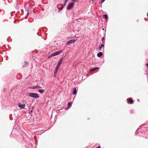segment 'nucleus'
Wrapping results in <instances>:
<instances>
[{"label":"nucleus","instance_id":"obj_1","mask_svg":"<svg viewBox=\"0 0 148 148\" xmlns=\"http://www.w3.org/2000/svg\"><path fill=\"white\" fill-rule=\"evenodd\" d=\"M62 51V50L59 51H58L53 53H52V54H51L50 55H49V56H48V58H50L52 56H57V55H58L59 54L61 53Z\"/></svg>","mask_w":148,"mask_h":148},{"label":"nucleus","instance_id":"obj_2","mask_svg":"<svg viewBox=\"0 0 148 148\" xmlns=\"http://www.w3.org/2000/svg\"><path fill=\"white\" fill-rule=\"evenodd\" d=\"M29 95L31 97H34L35 98H38L39 97L38 95L36 93H29Z\"/></svg>","mask_w":148,"mask_h":148},{"label":"nucleus","instance_id":"obj_3","mask_svg":"<svg viewBox=\"0 0 148 148\" xmlns=\"http://www.w3.org/2000/svg\"><path fill=\"white\" fill-rule=\"evenodd\" d=\"M74 5V3L73 2L69 3L67 8V10H70L72 8Z\"/></svg>","mask_w":148,"mask_h":148},{"label":"nucleus","instance_id":"obj_4","mask_svg":"<svg viewBox=\"0 0 148 148\" xmlns=\"http://www.w3.org/2000/svg\"><path fill=\"white\" fill-rule=\"evenodd\" d=\"M76 40H69L68 42H67L66 43V45H69L70 44L74 43L76 41Z\"/></svg>","mask_w":148,"mask_h":148},{"label":"nucleus","instance_id":"obj_5","mask_svg":"<svg viewBox=\"0 0 148 148\" xmlns=\"http://www.w3.org/2000/svg\"><path fill=\"white\" fill-rule=\"evenodd\" d=\"M18 105L21 109H24L25 107V104H22L20 103H18Z\"/></svg>","mask_w":148,"mask_h":148},{"label":"nucleus","instance_id":"obj_6","mask_svg":"<svg viewBox=\"0 0 148 148\" xmlns=\"http://www.w3.org/2000/svg\"><path fill=\"white\" fill-rule=\"evenodd\" d=\"M63 58L62 57H61L60 58V60L59 61V62H58V63L57 64V66L60 67V66L61 64V63H62V62L63 61Z\"/></svg>","mask_w":148,"mask_h":148},{"label":"nucleus","instance_id":"obj_7","mask_svg":"<svg viewBox=\"0 0 148 148\" xmlns=\"http://www.w3.org/2000/svg\"><path fill=\"white\" fill-rule=\"evenodd\" d=\"M59 66H57L56 67V69H55V71L54 72V75H56V73L58 72V71L59 69Z\"/></svg>","mask_w":148,"mask_h":148},{"label":"nucleus","instance_id":"obj_8","mask_svg":"<svg viewBox=\"0 0 148 148\" xmlns=\"http://www.w3.org/2000/svg\"><path fill=\"white\" fill-rule=\"evenodd\" d=\"M41 87L39 86H33L32 87V89H38L41 88Z\"/></svg>","mask_w":148,"mask_h":148},{"label":"nucleus","instance_id":"obj_9","mask_svg":"<svg viewBox=\"0 0 148 148\" xmlns=\"http://www.w3.org/2000/svg\"><path fill=\"white\" fill-rule=\"evenodd\" d=\"M103 54L102 52H99L97 54V56L99 57H100L101 56L103 55Z\"/></svg>","mask_w":148,"mask_h":148},{"label":"nucleus","instance_id":"obj_10","mask_svg":"<svg viewBox=\"0 0 148 148\" xmlns=\"http://www.w3.org/2000/svg\"><path fill=\"white\" fill-rule=\"evenodd\" d=\"M77 92V90L76 88H73V95H75L76 94Z\"/></svg>","mask_w":148,"mask_h":148},{"label":"nucleus","instance_id":"obj_11","mask_svg":"<svg viewBox=\"0 0 148 148\" xmlns=\"http://www.w3.org/2000/svg\"><path fill=\"white\" fill-rule=\"evenodd\" d=\"M104 47V45H101L100 46H99V51H101V49Z\"/></svg>","mask_w":148,"mask_h":148},{"label":"nucleus","instance_id":"obj_12","mask_svg":"<svg viewBox=\"0 0 148 148\" xmlns=\"http://www.w3.org/2000/svg\"><path fill=\"white\" fill-rule=\"evenodd\" d=\"M99 69V67H97L95 68H92V69H91L90 70L91 71H93L95 70Z\"/></svg>","mask_w":148,"mask_h":148},{"label":"nucleus","instance_id":"obj_13","mask_svg":"<svg viewBox=\"0 0 148 148\" xmlns=\"http://www.w3.org/2000/svg\"><path fill=\"white\" fill-rule=\"evenodd\" d=\"M128 102L131 104H132L133 102V100L131 99H129Z\"/></svg>","mask_w":148,"mask_h":148},{"label":"nucleus","instance_id":"obj_14","mask_svg":"<svg viewBox=\"0 0 148 148\" xmlns=\"http://www.w3.org/2000/svg\"><path fill=\"white\" fill-rule=\"evenodd\" d=\"M44 91V90L43 89H40L38 90V91L41 93H43Z\"/></svg>","mask_w":148,"mask_h":148},{"label":"nucleus","instance_id":"obj_15","mask_svg":"<svg viewBox=\"0 0 148 148\" xmlns=\"http://www.w3.org/2000/svg\"><path fill=\"white\" fill-rule=\"evenodd\" d=\"M25 64L24 65H23V67L26 66V65L28 64V62H27L25 61Z\"/></svg>","mask_w":148,"mask_h":148},{"label":"nucleus","instance_id":"obj_16","mask_svg":"<svg viewBox=\"0 0 148 148\" xmlns=\"http://www.w3.org/2000/svg\"><path fill=\"white\" fill-rule=\"evenodd\" d=\"M103 17L107 19L108 18V16L106 14H104L103 15Z\"/></svg>","mask_w":148,"mask_h":148},{"label":"nucleus","instance_id":"obj_17","mask_svg":"<svg viewBox=\"0 0 148 148\" xmlns=\"http://www.w3.org/2000/svg\"><path fill=\"white\" fill-rule=\"evenodd\" d=\"M63 7H62L58 9V12H59L61 10H62L63 9Z\"/></svg>","mask_w":148,"mask_h":148},{"label":"nucleus","instance_id":"obj_18","mask_svg":"<svg viewBox=\"0 0 148 148\" xmlns=\"http://www.w3.org/2000/svg\"><path fill=\"white\" fill-rule=\"evenodd\" d=\"M68 1V0H66L63 3V5L64 6L66 4V2Z\"/></svg>","mask_w":148,"mask_h":148},{"label":"nucleus","instance_id":"obj_19","mask_svg":"<svg viewBox=\"0 0 148 148\" xmlns=\"http://www.w3.org/2000/svg\"><path fill=\"white\" fill-rule=\"evenodd\" d=\"M71 102H69L68 103V107H70L71 105Z\"/></svg>","mask_w":148,"mask_h":148},{"label":"nucleus","instance_id":"obj_20","mask_svg":"<svg viewBox=\"0 0 148 148\" xmlns=\"http://www.w3.org/2000/svg\"><path fill=\"white\" fill-rule=\"evenodd\" d=\"M71 0L73 1L77 2L78 0Z\"/></svg>","mask_w":148,"mask_h":148},{"label":"nucleus","instance_id":"obj_21","mask_svg":"<svg viewBox=\"0 0 148 148\" xmlns=\"http://www.w3.org/2000/svg\"><path fill=\"white\" fill-rule=\"evenodd\" d=\"M105 0H102L101 1V3H103V2H104V1Z\"/></svg>","mask_w":148,"mask_h":148},{"label":"nucleus","instance_id":"obj_22","mask_svg":"<svg viewBox=\"0 0 148 148\" xmlns=\"http://www.w3.org/2000/svg\"><path fill=\"white\" fill-rule=\"evenodd\" d=\"M93 0H90V1L89 2H93Z\"/></svg>","mask_w":148,"mask_h":148},{"label":"nucleus","instance_id":"obj_23","mask_svg":"<svg viewBox=\"0 0 148 148\" xmlns=\"http://www.w3.org/2000/svg\"><path fill=\"white\" fill-rule=\"evenodd\" d=\"M146 65L147 66V67L148 68V63H147L146 64Z\"/></svg>","mask_w":148,"mask_h":148},{"label":"nucleus","instance_id":"obj_24","mask_svg":"<svg viewBox=\"0 0 148 148\" xmlns=\"http://www.w3.org/2000/svg\"><path fill=\"white\" fill-rule=\"evenodd\" d=\"M97 148H101V147L100 146H99L97 147Z\"/></svg>","mask_w":148,"mask_h":148},{"label":"nucleus","instance_id":"obj_25","mask_svg":"<svg viewBox=\"0 0 148 148\" xmlns=\"http://www.w3.org/2000/svg\"><path fill=\"white\" fill-rule=\"evenodd\" d=\"M147 17H148V12L147 13Z\"/></svg>","mask_w":148,"mask_h":148}]
</instances>
